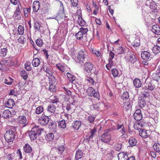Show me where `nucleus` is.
<instances>
[{
  "mask_svg": "<svg viewBox=\"0 0 160 160\" xmlns=\"http://www.w3.org/2000/svg\"><path fill=\"white\" fill-rule=\"evenodd\" d=\"M146 4L152 10V12H151L152 18V19L155 18L157 14L155 12V10L157 9V6L156 3L152 0H148L146 2Z\"/></svg>",
  "mask_w": 160,
  "mask_h": 160,
  "instance_id": "1",
  "label": "nucleus"
},
{
  "mask_svg": "<svg viewBox=\"0 0 160 160\" xmlns=\"http://www.w3.org/2000/svg\"><path fill=\"white\" fill-rule=\"evenodd\" d=\"M87 56V52L84 49H81L78 52L75 61L78 63H83Z\"/></svg>",
  "mask_w": 160,
  "mask_h": 160,
  "instance_id": "2",
  "label": "nucleus"
},
{
  "mask_svg": "<svg viewBox=\"0 0 160 160\" xmlns=\"http://www.w3.org/2000/svg\"><path fill=\"white\" fill-rule=\"evenodd\" d=\"M129 97V93L127 92H124L121 96L122 99L123 101V107L126 111L130 107V103L128 101L126 102L128 99Z\"/></svg>",
  "mask_w": 160,
  "mask_h": 160,
  "instance_id": "3",
  "label": "nucleus"
},
{
  "mask_svg": "<svg viewBox=\"0 0 160 160\" xmlns=\"http://www.w3.org/2000/svg\"><path fill=\"white\" fill-rule=\"evenodd\" d=\"M86 92L89 96L93 97L98 99L100 98L99 92H96L95 89L91 87H89L87 88Z\"/></svg>",
  "mask_w": 160,
  "mask_h": 160,
  "instance_id": "4",
  "label": "nucleus"
},
{
  "mask_svg": "<svg viewBox=\"0 0 160 160\" xmlns=\"http://www.w3.org/2000/svg\"><path fill=\"white\" fill-rule=\"evenodd\" d=\"M16 131H8L5 135L6 140L9 142H12L15 139V132Z\"/></svg>",
  "mask_w": 160,
  "mask_h": 160,
  "instance_id": "5",
  "label": "nucleus"
},
{
  "mask_svg": "<svg viewBox=\"0 0 160 160\" xmlns=\"http://www.w3.org/2000/svg\"><path fill=\"white\" fill-rule=\"evenodd\" d=\"M80 31L76 34L75 36L77 39H82L83 35L85 34L88 31L87 28H81L80 29Z\"/></svg>",
  "mask_w": 160,
  "mask_h": 160,
  "instance_id": "6",
  "label": "nucleus"
},
{
  "mask_svg": "<svg viewBox=\"0 0 160 160\" xmlns=\"http://www.w3.org/2000/svg\"><path fill=\"white\" fill-rule=\"evenodd\" d=\"M56 66L58 70L62 73L68 72L70 70V68L65 64L59 63L56 64Z\"/></svg>",
  "mask_w": 160,
  "mask_h": 160,
  "instance_id": "7",
  "label": "nucleus"
},
{
  "mask_svg": "<svg viewBox=\"0 0 160 160\" xmlns=\"http://www.w3.org/2000/svg\"><path fill=\"white\" fill-rule=\"evenodd\" d=\"M49 118L48 116L45 115L44 113L42 114L41 117L39 118L38 121L39 123L42 125H45L48 122Z\"/></svg>",
  "mask_w": 160,
  "mask_h": 160,
  "instance_id": "8",
  "label": "nucleus"
},
{
  "mask_svg": "<svg viewBox=\"0 0 160 160\" xmlns=\"http://www.w3.org/2000/svg\"><path fill=\"white\" fill-rule=\"evenodd\" d=\"M111 139V135L108 132L103 133L101 136V140L104 142H108Z\"/></svg>",
  "mask_w": 160,
  "mask_h": 160,
  "instance_id": "9",
  "label": "nucleus"
},
{
  "mask_svg": "<svg viewBox=\"0 0 160 160\" xmlns=\"http://www.w3.org/2000/svg\"><path fill=\"white\" fill-rule=\"evenodd\" d=\"M134 118L136 121H140L142 120V116L141 111L139 109H137L133 115Z\"/></svg>",
  "mask_w": 160,
  "mask_h": 160,
  "instance_id": "10",
  "label": "nucleus"
},
{
  "mask_svg": "<svg viewBox=\"0 0 160 160\" xmlns=\"http://www.w3.org/2000/svg\"><path fill=\"white\" fill-rule=\"evenodd\" d=\"M150 53L147 51H142L141 53V56L142 58L146 61H148L150 60L151 58Z\"/></svg>",
  "mask_w": 160,
  "mask_h": 160,
  "instance_id": "11",
  "label": "nucleus"
},
{
  "mask_svg": "<svg viewBox=\"0 0 160 160\" xmlns=\"http://www.w3.org/2000/svg\"><path fill=\"white\" fill-rule=\"evenodd\" d=\"M93 65L90 62H86L84 64V70L85 71L89 73L93 68Z\"/></svg>",
  "mask_w": 160,
  "mask_h": 160,
  "instance_id": "12",
  "label": "nucleus"
},
{
  "mask_svg": "<svg viewBox=\"0 0 160 160\" xmlns=\"http://www.w3.org/2000/svg\"><path fill=\"white\" fill-rule=\"evenodd\" d=\"M42 68L44 71L46 72L49 76L53 75V72L50 68L48 64H47L46 65H43Z\"/></svg>",
  "mask_w": 160,
  "mask_h": 160,
  "instance_id": "13",
  "label": "nucleus"
},
{
  "mask_svg": "<svg viewBox=\"0 0 160 160\" xmlns=\"http://www.w3.org/2000/svg\"><path fill=\"white\" fill-rule=\"evenodd\" d=\"M81 125V122L80 121H74L73 123L72 124V128L74 130H78L80 128Z\"/></svg>",
  "mask_w": 160,
  "mask_h": 160,
  "instance_id": "14",
  "label": "nucleus"
},
{
  "mask_svg": "<svg viewBox=\"0 0 160 160\" xmlns=\"http://www.w3.org/2000/svg\"><path fill=\"white\" fill-rule=\"evenodd\" d=\"M38 131H30L29 132V135L31 140H34L37 138L38 135Z\"/></svg>",
  "mask_w": 160,
  "mask_h": 160,
  "instance_id": "15",
  "label": "nucleus"
},
{
  "mask_svg": "<svg viewBox=\"0 0 160 160\" xmlns=\"http://www.w3.org/2000/svg\"><path fill=\"white\" fill-rule=\"evenodd\" d=\"M6 107L12 108L15 105V103L14 100L12 99H9L5 103Z\"/></svg>",
  "mask_w": 160,
  "mask_h": 160,
  "instance_id": "16",
  "label": "nucleus"
},
{
  "mask_svg": "<svg viewBox=\"0 0 160 160\" xmlns=\"http://www.w3.org/2000/svg\"><path fill=\"white\" fill-rule=\"evenodd\" d=\"M118 160H128V156L126 152H120L118 154Z\"/></svg>",
  "mask_w": 160,
  "mask_h": 160,
  "instance_id": "17",
  "label": "nucleus"
},
{
  "mask_svg": "<svg viewBox=\"0 0 160 160\" xmlns=\"http://www.w3.org/2000/svg\"><path fill=\"white\" fill-rule=\"evenodd\" d=\"M152 31L156 34L160 35V27L157 24L152 26Z\"/></svg>",
  "mask_w": 160,
  "mask_h": 160,
  "instance_id": "18",
  "label": "nucleus"
},
{
  "mask_svg": "<svg viewBox=\"0 0 160 160\" xmlns=\"http://www.w3.org/2000/svg\"><path fill=\"white\" fill-rule=\"evenodd\" d=\"M56 108L55 106L53 104H51L48 106L47 110L49 113L52 115L55 112Z\"/></svg>",
  "mask_w": 160,
  "mask_h": 160,
  "instance_id": "19",
  "label": "nucleus"
},
{
  "mask_svg": "<svg viewBox=\"0 0 160 160\" xmlns=\"http://www.w3.org/2000/svg\"><path fill=\"white\" fill-rule=\"evenodd\" d=\"M19 123L20 124H24L22 125L23 127L26 126V123L27 122V119L26 117L24 116H20L18 118Z\"/></svg>",
  "mask_w": 160,
  "mask_h": 160,
  "instance_id": "20",
  "label": "nucleus"
},
{
  "mask_svg": "<svg viewBox=\"0 0 160 160\" xmlns=\"http://www.w3.org/2000/svg\"><path fill=\"white\" fill-rule=\"evenodd\" d=\"M32 8L33 11L35 12H37L40 8L39 2L38 1H35L33 3Z\"/></svg>",
  "mask_w": 160,
  "mask_h": 160,
  "instance_id": "21",
  "label": "nucleus"
},
{
  "mask_svg": "<svg viewBox=\"0 0 160 160\" xmlns=\"http://www.w3.org/2000/svg\"><path fill=\"white\" fill-rule=\"evenodd\" d=\"M23 150L26 153H30L32 151V148L28 144H25L23 147Z\"/></svg>",
  "mask_w": 160,
  "mask_h": 160,
  "instance_id": "22",
  "label": "nucleus"
},
{
  "mask_svg": "<svg viewBox=\"0 0 160 160\" xmlns=\"http://www.w3.org/2000/svg\"><path fill=\"white\" fill-rule=\"evenodd\" d=\"M96 131H90L88 133H86L85 136H86V139L88 140H90L91 138H92L93 136L95 134Z\"/></svg>",
  "mask_w": 160,
  "mask_h": 160,
  "instance_id": "23",
  "label": "nucleus"
},
{
  "mask_svg": "<svg viewBox=\"0 0 160 160\" xmlns=\"http://www.w3.org/2000/svg\"><path fill=\"white\" fill-rule=\"evenodd\" d=\"M134 86L136 88H139L141 86L142 83L140 80L138 78L135 79L133 81Z\"/></svg>",
  "mask_w": 160,
  "mask_h": 160,
  "instance_id": "24",
  "label": "nucleus"
},
{
  "mask_svg": "<svg viewBox=\"0 0 160 160\" xmlns=\"http://www.w3.org/2000/svg\"><path fill=\"white\" fill-rule=\"evenodd\" d=\"M2 115L5 118H8L11 116V113L9 110H6L3 111Z\"/></svg>",
  "mask_w": 160,
  "mask_h": 160,
  "instance_id": "25",
  "label": "nucleus"
},
{
  "mask_svg": "<svg viewBox=\"0 0 160 160\" xmlns=\"http://www.w3.org/2000/svg\"><path fill=\"white\" fill-rule=\"evenodd\" d=\"M81 13H80V14L78 15V19L77 21V22L80 26H83L85 25L86 22L84 20L82 19L81 15Z\"/></svg>",
  "mask_w": 160,
  "mask_h": 160,
  "instance_id": "26",
  "label": "nucleus"
},
{
  "mask_svg": "<svg viewBox=\"0 0 160 160\" xmlns=\"http://www.w3.org/2000/svg\"><path fill=\"white\" fill-rule=\"evenodd\" d=\"M115 125L113 126V129L114 130H124V126L123 124L121 123H116Z\"/></svg>",
  "mask_w": 160,
  "mask_h": 160,
  "instance_id": "27",
  "label": "nucleus"
},
{
  "mask_svg": "<svg viewBox=\"0 0 160 160\" xmlns=\"http://www.w3.org/2000/svg\"><path fill=\"white\" fill-rule=\"evenodd\" d=\"M41 62L40 61L38 58H33L32 62V65L34 67H38Z\"/></svg>",
  "mask_w": 160,
  "mask_h": 160,
  "instance_id": "28",
  "label": "nucleus"
},
{
  "mask_svg": "<svg viewBox=\"0 0 160 160\" xmlns=\"http://www.w3.org/2000/svg\"><path fill=\"white\" fill-rule=\"evenodd\" d=\"M142 125L141 122H136L134 124L133 127L135 130H143L142 128Z\"/></svg>",
  "mask_w": 160,
  "mask_h": 160,
  "instance_id": "29",
  "label": "nucleus"
},
{
  "mask_svg": "<svg viewBox=\"0 0 160 160\" xmlns=\"http://www.w3.org/2000/svg\"><path fill=\"white\" fill-rule=\"evenodd\" d=\"M22 6L21 4H18L14 12V15L15 17H17L18 16L20 15V10Z\"/></svg>",
  "mask_w": 160,
  "mask_h": 160,
  "instance_id": "30",
  "label": "nucleus"
},
{
  "mask_svg": "<svg viewBox=\"0 0 160 160\" xmlns=\"http://www.w3.org/2000/svg\"><path fill=\"white\" fill-rule=\"evenodd\" d=\"M129 143L130 146L131 147H132L135 146L137 143V140L135 138H131L129 140Z\"/></svg>",
  "mask_w": 160,
  "mask_h": 160,
  "instance_id": "31",
  "label": "nucleus"
},
{
  "mask_svg": "<svg viewBox=\"0 0 160 160\" xmlns=\"http://www.w3.org/2000/svg\"><path fill=\"white\" fill-rule=\"evenodd\" d=\"M58 124L59 127L60 128L64 129L66 126L65 120L63 119L59 121L58 123Z\"/></svg>",
  "mask_w": 160,
  "mask_h": 160,
  "instance_id": "32",
  "label": "nucleus"
},
{
  "mask_svg": "<svg viewBox=\"0 0 160 160\" xmlns=\"http://www.w3.org/2000/svg\"><path fill=\"white\" fill-rule=\"evenodd\" d=\"M148 131H139V134L142 138H146L148 135L149 134L147 132Z\"/></svg>",
  "mask_w": 160,
  "mask_h": 160,
  "instance_id": "33",
  "label": "nucleus"
},
{
  "mask_svg": "<svg viewBox=\"0 0 160 160\" xmlns=\"http://www.w3.org/2000/svg\"><path fill=\"white\" fill-rule=\"evenodd\" d=\"M8 52V49L6 48H1L0 50V56L3 57H5L7 55Z\"/></svg>",
  "mask_w": 160,
  "mask_h": 160,
  "instance_id": "34",
  "label": "nucleus"
},
{
  "mask_svg": "<svg viewBox=\"0 0 160 160\" xmlns=\"http://www.w3.org/2000/svg\"><path fill=\"white\" fill-rule=\"evenodd\" d=\"M43 107L42 106H40L37 107L35 110V113L38 114H39L41 113L43 111Z\"/></svg>",
  "mask_w": 160,
  "mask_h": 160,
  "instance_id": "35",
  "label": "nucleus"
},
{
  "mask_svg": "<svg viewBox=\"0 0 160 160\" xmlns=\"http://www.w3.org/2000/svg\"><path fill=\"white\" fill-rule=\"evenodd\" d=\"M67 75L69 80L71 82H73L75 80V77L70 73L68 72Z\"/></svg>",
  "mask_w": 160,
  "mask_h": 160,
  "instance_id": "36",
  "label": "nucleus"
},
{
  "mask_svg": "<svg viewBox=\"0 0 160 160\" xmlns=\"http://www.w3.org/2000/svg\"><path fill=\"white\" fill-rule=\"evenodd\" d=\"M82 152L81 150H79L76 152L75 158L77 160L80 159L82 157Z\"/></svg>",
  "mask_w": 160,
  "mask_h": 160,
  "instance_id": "37",
  "label": "nucleus"
},
{
  "mask_svg": "<svg viewBox=\"0 0 160 160\" xmlns=\"http://www.w3.org/2000/svg\"><path fill=\"white\" fill-rule=\"evenodd\" d=\"M54 137L53 133H49L46 135V140L48 141H51L53 140Z\"/></svg>",
  "mask_w": 160,
  "mask_h": 160,
  "instance_id": "38",
  "label": "nucleus"
},
{
  "mask_svg": "<svg viewBox=\"0 0 160 160\" xmlns=\"http://www.w3.org/2000/svg\"><path fill=\"white\" fill-rule=\"evenodd\" d=\"M153 148L156 152L160 153V144L158 143H155L153 146Z\"/></svg>",
  "mask_w": 160,
  "mask_h": 160,
  "instance_id": "39",
  "label": "nucleus"
},
{
  "mask_svg": "<svg viewBox=\"0 0 160 160\" xmlns=\"http://www.w3.org/2000/svg\"><path fill=\"white\" fill-rule=\"evenodd\" d=\"M18 42L20 44H23L26 42V38L22 36H21L18 39Z\"/></svg>",
  "mask_w": 160,
  "mask_h": 160,
  "instance_id": "40",
  "label": "nucleus"
},
{
  "mask_svg": "<svg viewBox=\"0 0 160 160\" xmlns=\"http://www.w3.org/2000/svg\"><path fill=\"white\" fill-rule=\"evenodd\" d=\"M18 33L20 35H23L24 33V27L21 25H19L18 28Z\"/></svg>",
  "mask_w": 160,
  "mask_h": 160,
  "instance_id": "41",
  "label": "nucleus"
},
{
  "mask_svg": "<svg viewBox=\"0 0 160 160\" xmlns=\"http://www.w3.org/2000/svg\"><path fill=\"white\" fill-rule=\"evenodd\" d=\"M152 51L155 54H157L160 52V48L157 45L154 46L152 48Z\"/></svg>",
  "mask_w": 160,
  "mask_h": 160,
  "instance_id": "42",
  "label": "nucleus"
},
{
  "mask_svg": "<svg viewBox=\"0 0 160 160\" xmlns=\"http://www.w3.org/2000/svg\"><path fill=\"white\" fill-rule=\"evenodd\" d=\"M124 52V49L121 46L119 47L116 49V53L117 54H123Z\"/></svg>",
  "mask_w": 160,
  "mask_h": 160,
  "instance_id": "43",
  "label": "nucleus"
},
{
  "mask_svg": "<svg viewBox=\"0 0 160 160\" xmlns=\"http://www.w3.org/2000/svg\"><path fill=\"white\" fill-rule=\"evenodd\" d=\"M50 100L51 102L53 103H56L58 102V99L55 96H52L51 97Z\"/></svg>",
  "mask_w": 160,
  "mask_h": 160,
  "instance_id": "44",
  "label": "nucleus"
},
{
  "mask_svg": "<svg viewBox=\"0 0 160 160\" xmlns=\"http://www.w3.org/2000/svg\"><path fill=\"white\" fill-rule=\"evenodd\" d=\"M128 59L129 62L133 63L137 60V58L135 57V56L133 54L130 55L129 57L128 58Z\"/></svg>",
  "mask_w": 160,
  "mask_h": 160,
  "instance_id": "45",
  "label": "nucleus"
},
{
  "mask_svg": "<svg viewBox=\"0 0 160 160\" xmlns=\"http://www.w3.org/2000/svg\"><path fill=\"white\" fill-rule=\"evenodd\" d=\"M23 11L24 13L25 16L26 17H28V16L29 13H30L31 8H24Z\"/></svg>",
  "mask_w": 160,
  "mask_h": 160,
  "instance_id": "46",
  "label": "nucleus"
},
{
  "mask_svg": "<svg viewBox=\"0 0 160 160\" xmlns=\"http://www.w3.org/2000/svg\"><path fill=\"white\" fill-rule=\"evenodd\" d=\"M101 150L102 153L105 155H106V156H109L110 157L112 156V154L111 153V152L110 151H107L106 150L103 149L102 148H101Z\"/></svg>",
  "mask_w": 160,
  "mask_h": 160,
  "instance_id": "47",
  "label": "nucleus"
},
{
  "mask_svg": "<svg viewBox=\"0 0 160 160\" xmlns=\"http://www.w3.org/2000/svg\"><path fill=\"white\" fill-rule=\"evenodd\" d=\"M49 77V84L53 85L56 82L55 78L53 75Z\"/></svg>",
  "mask_w": 160,
  "mask_h": 160,
  "instance_id": "48",
  "label": "nucleus"
},
{
  "mask_svg": "<svg viewBox=\"0 0 160 160\" xmlns=\"http://www.w3.org/2000/svg\"><path fill=\"white\" fill-rule=\"evenodd\" d=\"M139 105L140 107L142 108L145 106L146 102L144 99H141L139 101Z\"/></svg>",
  "mask_w": 160,
  "mask_h": 160,
  "instance_id": "49",
  "label": "nucleus"
},
{
  "mask_svg": "<svg viewBox=\"0 0 160 160\" xmlns=\"http://www.w3.org/2000/svg\"><path fill=\"white\" fill-rule=\"evenodd\" d=\"M155 88V86L154 85H153L151 82H149L148 84L147 88L148 90L152 91L154 90Z\"/></svg>",
  "mask_w": 160,
  "mask_h": 160,
  "instance_id": "50",
  "label": "nucleus"
},
{
  "mask_svg": "<svg viewBox=\"0 0 160 160\" xmlns=\"http://www.w3.org/2000/svg\"><path fill=\"white\" fill-rule=\"evenodd\" d=\"M21 75L24 80L27 79L28 77V74L25 70H23L21 72Z\"/></svg>",
  "mask_w": 160,
  "mask_h": 160,
  "instance_id": "51",
  "label": "nucleus"
},
{
  "mask_svg": "<svg viewBox=\"0 0 160 160\" xmlns=\"http://www.w3.org/2000/svg\"><path fill=\"white\" fill-rule=\"evenodd\" d=\"M13 79L10 77H9L7 79H5L4 80V83L10 85L11 84L12 82Z\"/></svg>",
  "mask_w": 160,
  "mask_h": 160,
  "instance_id": "52",
  "label": "nucleus"
},
{
  "mask_svg": "<svg viewBox=\"0 0 160 160\" xmlns=\"http://www.w3.org/2000/svg\"><path fill=\"white\" fill-rule=\"evenodd\" d=\"M112 73L114 77H116L118 76V70L115 68H113L111 70Z\"/></svg>",
  "mask_w": 160,
  "mask_h": 160,
  "instance_id": "53",
  "label": "nucleus"
},
{
  "mask_svg": "<svg viewBox=\"0 0 160 160\" xmlns=\"http://www.w3.org/2000/svg\"><path fill=\"white\" fill-rule=\"evenodd\" d=\"M57 128V124L55 122H52L49 125V128L52 130H54Z\"/></svg>",
  "mask_w": 160,
  "mask_h": 160,
  "instance_id": "54",
  "label": "nucleus"
},
{
  "mask_svg": "<svg viewBox=\"0 0 160 160\" xmlns=\"http://www.w3.org/2000/svg\"><path fill=\"white\" fill-rule=\"evenodd\" d=\"M56 151L59 154H61L64 150V147L63 146H61L55 148Z\"/></svg>",
  "mask_w": 160,
  "mask_h": 160,
  "instance_id": "55",
  "label": "nucleus"
},
{
  "mask_svg": "<svg viewBox=\"0 0 160 160\" xmlns=\"http://www.w3.org/2000/svg\"><path fill=\"white\" fill-rule=\"evenodd\" d=\"M36 43L38 46L41 47L43 44V42L41 39L39 38L36 41Z\"/></svg>",
  "mask_w": 160,
  "mask_h": 160,
  "instance_id": "56",
  "label": "nucleus"
},
{
  "mask_svg": "<svg viewBox=\"0 0 160 160\" xmlns=\"http://www.w3.org/2000/svg\"><path fill=\"white\" fill-rule=\"evenodd\" d=\"M114 149L116 151H120V150L122 148V144H121L117 143L114 146Z\"/></svg>",
  "mask_w": 160,
  "mask_h": 160,
  "instance_id": "57",
  "label": "nucleus"
},
{
  "mask_svg": "<svg viewBox=\"0 0 160 160\" xmlns=\"http://www.w3.org/2000/svg\"><path fill=\"white\" fill-rule=\"evenodd\" d=\"M25 69L27 71H30L31 70V63L30 62H27L25 64Z\"/></svg>",
  "mask_w": 160,
  "mask_h": 160,
  "instance_id": "58",
  "label": "nucleus"
},
{
  "mask_svg": "<svg viewBox=\"0 0 160 160\" xmlns=\"http://www.w3.org/2000/svg\"><path fill=\"white\" fill-rule=\"evenodd\" d=\"M14 154L12 153L7 155V158L8 160H13L14 158Z\"/></svg>",
  "mask_w": 160,
  "mask_h": 160,
  "instance_id": "59",
  "label": "nucleus"
},
{
  "mask_svg": "<svg viewBox=\"0 0 160 160\" xmlns=\"http://www.w3.org/2000/svg\"><path fill=\"white\" fill-rule=\"evenodd\" d=\"M49 90L52 92H54L56 91V88L54 85H50L49 87Z\"/></svg>",
  "mask_w": 160,
  "mask_h": 160,
  "instance_id": "60",
  "label": "nucleus"
},
{
  "mask_svg": "<svg viewBox=\"0 0 160 160\" xmlns=\"http://www.w3.org/2000/svg\"><path fill=\"white\" fill-rule=\"evenodd\" d=\"M95 119V117L92 116H89L88 117V121L89 122L91 123L93 122Z\"/></svg>",
  "mask_w": 160,
  "mask_h": 160,
  "instance_id": "61",
  "label": "nucleus"
},
{
  "mask_svg": "<svg viewBox=\"0 0 160 160\" xmlns=\"http://www.w3.org/2000/svg\"><path fill=\"white\" fill-rule=\"evenodd\" d=\"M61 116L63 119L64 120H68L69 119L68 114H67L65 112H63L62 113Z\"/></svg>",
  "mask_w": 160,
  "mask_h": 160,
  "instance_id": "62",
  "label": "nucleus"
},
{
  "mask_svg": "<svg viewBox=\"0 0 160 160\" xmlns=\"http://www.w3.org/2000/svg\"><path fill=\"white\" fill-rule=\"evenodd\" d=\"M41 27V25L38 22H35L34 25V28L35 29L39 30Z\"/></svg>",
  "mask_w": 160,
  "mask_h": 160,
  "instance_id": "63",
  "label": "nucleus"
},
{
  "mask_svg": "<svg viewBox=\"0 0 160 160\" xmlns=\"http://www.w3.org/2000/svg\"><path fill=\"white\" fill-rule=\"evenodd\" d=\"M153 75L154 76V78L155 80L158 81L160 79V72L155 73Z\"/></svg>",
  "mask_w": 160,
  "mask_h": 160,
  "instance_id": "64",
  "label": "nucleus"
}]
</instances>
